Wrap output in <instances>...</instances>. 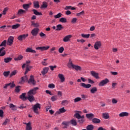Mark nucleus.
<instances>
[{
  "instance_id": "obj_9",
  "label": "nucleus",
  "mask_w": 130,
  "mask_h": 130,
  "mask_svg": "<svg viewBox=\"0 0 130 130\" xmlns=\"http://www.w3.org/2000/svg\"><path fill=\"white\" fill-rule=\"evenodd\" d=\"M49 46H47L46 47H38L36 48L37 50H41V51H43V50H47V49H49Z\"/></svg>"
},
{
  "instance_id": "obj_25",
  "label": "nucleus",
  "mask_w": 130,
  "mask_h": 130,
  "mask_svg": "<svg viewBox=\"0 0 130 130\" xmlns=\"http://www.w3.org/2000/svg\"><path fill=\"white\" fill-rule=\"evenodd\" d=\"M30 6H31V3L30 4H23L22 7L24 10H28L29 8H30Z\"/></svg>"
},
{
  "instance_id": "obj_7",
  "label": "nucleus",
  "mask_w": 130,
  "mask_h": 130,
  "mask_svg": "<svg viewBox=\"0 0 130 130\" xmlns=\"http://www.w3.org/2000/svg\"><path fill=\"white\" fill-rule=\"evenodd\" d=\"M14 37L12 36H10L9 37L8 41H7V44L11 46L13 44V42H14Z\"/></svg>"
},
{
  "instance_id": "obj_32",
  "label": "nucleus",
  "mask_w": 130,
  "mask_h": 130,
  "mask_svg": "<svg viewBox=\"0 0 130 130\" xmlns=\"http://www.w3.org/2000/svg\"><path fill=\"white\" fill-rule=\"evenodd\" d=\"M66 111H67V110H66V109H64V108L63 107L62 108H60L59 111L56 112V113H57L58 114H59V113H64Z\"/></svg>"
},
{
  "instance_id": "obj_61",
  "label": "nucleus",
  "mask_w": 130,
  "mask_h": 130,
  "mask_svg": "<svg viewBox=\"0 0 130 130\" xmlns=\"http://www.w3.org/2000/svg\"><path fill=\"white\" fill-rule=\"evenodd\" d=\"M62 124H63V125H66V126H68V125H69V122L66 121H63L62 122Z\"/></svg>"
},
{
  "instance_id": "obj_58",
  "label": "nucleus",
  "mask_w": 130,
  "mask_h": 130,
  "mask_svg": "<svg viewBox=\"0 0 130 130\" xmlns=\"http://www.w3.org/2000/svg\"><path fill=\"white\" fill-rule=\"evenodd\" d=\"M49 68L51 69V71H54V69H56V66H49Z\"/></svg>"
},
{
  "instance_id": "obj_36",
  "label": "nucleus",
  "mask_w": 130,
  "mask_h": 130,
  "mask_svg": "<svg viewBox=\"0 0 130 130\" xmlns=\"http://www.w3.org/2000/svg\"><path fill=\"white\" fill-rule=\"evenodd\" d=\"M9 107L10 108H11L12 110H17V107L16 106L14 105L13 104H10L9 105Z\"/></svg>"
},
{
  "instance_id": "obj_40",
  "label": "nucleus",
  "mask_w": 130,
  "mask_h": 130,
  "mask_svg": "<svg viewBox=\"0 0 130 130\" xmlns=\"http://www.w3.org/2000/svg\"><path fill=\"white\" fill-rule=\"evenodd\" d=\"M81 36H82V37H83V38H86V39H88V38H89L90 37V34H88L87 35H85L84 34H82Z\"/></svg>"
},
{
  "instance_id": "obj_45",
  "label": "nucleus",
  "mask_w": 130,
  "mask_h": 130,
  "mask_svg": "<svg viewBox=\"0 0 130 130\" xmlns=\"http://www.w3.org/2000/svg\"><path fill=\"white\" fill-rule=\"evenodd\" d=\"M3 75L4 77H6V78H8V77H9V75H10V71L4 72Z\"/></svg>"
},
{
  "instance_id": "obj_63",
  "label": "nucleus",
  "mask_w": 130,
  "mask_h": 130,
  "mask_svg": "<svg viewBox=\"0 0 130 130\" xmlns=\"http://www.w3.org/2000/svg\"><path fill=\"white\" fill-rule=\"evenodd\" d=\"M57 95H58L60 97H61V96H62V92L60 91H58Z\"/></svg>"
},
{
  "instance_id": "obj_35",
  "label": "nucleus",
  "mask_w": 130,
  "mask_h": 130,
  "mask_svg": "<svg viewBox=\"0 0 130 130\" xmlns=\"http://www.w3.org/2000/svg\"><path fill=\"white\" fill-rule=\"evenodd\" d=\"M87 130H93L94 129V125L89 124L86 126Z\"/></svg>"
},
{
  "instance_id": "obj_13",
  "label": "nucleus",
  "mask_w": 130,
  "mask_h": 130,
  "mask_svg": "<svg viewBox=\"0 0 130 130\" xmlns=\"http://www.w3.org/2000/svg\"><path fill=\"white\" fill-rule=\"evenodd\" d=\"M129 114L126 112H122L119 114L120 117H124V116H128Z\"/></svg>"
},
{
  "instance_id": "obj_12",
  "label": "nucleus",
  "mask_w": 130,
  "mask_h": 130,
  "mask_svg": "<svg viewBox=\"0 0 130 130\" xmlns=\"http://www.w3.org/2000/svg\"><path fill=\"white\" fill-rule=\"evenodd\" d=\"M28 83H31L33 85H36V81L34 80V76L32 75H31L30 76V79L28 81Z\"/></svg>"
},
{
  "instance_id": "obj_5",
  "label": "nucleus",
  "mask_w": 130,
  "mask_h": 130,
  "mask_svg": "<svg viewBox=\"0 0 130 130\" xmlns=\"http://www.w3.org/2000/svg\"><path fill=\"white\" fill-rule=\"evenodd\" d=\"M102 45V44L101 43V41H97L95 43L94 45V49H96V50H98L100 47H101V46Z\"/></svg>"
},
{
  "instance_id": "obj_27",
  "label": "nucleus",
  "mask_w": 130,
  "mask_h": 130,
  "mask_svg": "<svg viewBox=\"0 0 130 130\" xmlns=\"http://www.w3.org/2000/svg\"><path fill=\"white\" fill-rule=\"evenodd\" d=\"M63 29V27H62V25L61 24H58L56 26V31H60Z\"/></svg>"
},
{
  "instance_id": "obj_56",
  "label": "nucleus",
  "mask_w": 130,
  "mask_h": 130,
  "mask_svg": "<svg viewBox=\"0 0 130 130\" xmlns=\"http://www.w3.org/2000/svg\"><path fill=\"white\" fill-rule=\"evenodd\" d=\"M85 14V11H82L81 12L78 13L77 14V16H83Z\"/></svg>"
},
{
  "instance_id": "obj_20",
  "label": "nucleus",
  "mask_w": 130,
  "mask_h": 130,
  "mask_svg": "<svg viewBox=\"0 0 130 130\" xmlns=\"http://www.w3.org/2000/svg\"><path fill=\"white\" fill-rule=\"evenodd\" d=\"M75 66V64H74V63H73V61H72V59H69V61L68 63V68H69V69H71V68H74V66Z\"/></svg>"
},
{
  "instance_id": "obj_30",
  "label": "nucleus",
  "mask_w": 130,
  "mask_h": 130,
  "mask_svg": "<svg viewBox=\"0 0 130 130\" xmlns=\"http://www.w3.org/2000/svg\"><path fill=\"white\" fill-rule=\"evenodd\" d=\"M96 92H97V87H93L90 88V93H91V94H94L96 93Z\"/></svg>"
},
{
  "instance_id": "obj_44",
  "label": "nucleus",
  "mask_w": 130,
  "mask_h": 130,
  "mask_svg": "<svg viewBox=\"0 0 130 130\" xmlns=\"http://www.w3.org/2000/svg\"><path fill=\"white\" fill-rule=\"evenodd\" d=\"M59 22H61V23H67V18L62 17L60 18Z\"/></svg>"
},
{
  "instance_id": "obj_16",
  "label": "nucleus",
  "mask_w": 130,
  "mask_h": 130,
  "mask_svg": "<svg viewBox=\"0 0 130 130\" xmlns=\"http://www.w3.org/2000/svg\"><path fill=\"white\" fill-rule=\"evenodd\" d=\"M90 74L92 76V77H94V78H95V79H99L98 73L95 72L94 71H91Z\"/></svg>"
},
{
  "instance_id": "obj_53",
  "label": "nucleus",
  "mask_w": 130,
  "mask_h": 130,
  "mask_svg": "<svg viewBox=\"0 0 130 130\" xmlns=\"http://www.w3.org/2000/svg\"><path fill=\"white\" fill-rule=\"evenodd\" d=\"M8 122H10V119H6L4 122L3 123V125H7L8 124Z\"/></svg>"
},
{
  "instance_id": "obj_46",
  "label": "nucleus",
  "mask_w": 130,
  "mask_h": 130,
  "mask_svg": "<svg viewBox=\"0 0 130 130\" xmlns=\"http://www.w3.org/2000/svg\"><path fill=\"white\" fill-rule=\"evenodd\" d=\"M7 45V40H4L1 44L0 47H2V46L6 47Z\"/></svg>"
},
{
  "instance_id": "obj_33",
  "label": "nucleus",
  "mask_w": 130,
  "mask_h": 130,
  "mask_svg": "<svg viewBox=\"0 0 130 130\" xmlns=\"http://www.w3.org/2000/svg\"><path fill=\"white\" fill-rule=\"evenodd\" d=\"M103 117L105 119H108L109 118V115L107 113H103Z\"/></svg>"
},
{
  "instance_id": "obj_62",
  "label": "nucleus",
  "mask_w": 130,
  "mask_h": 130,
  "mask_svg": "<svg viewBox=\"0 0 130 130\" xmlns=\"http://www.w3.org/2000/svg\"><path fill=\"white\" fill-rule=\"evenodd\" d=\"M8 11V8H5L3 12V15H6L7 11Z\"/></svg>"
},
{
  "instance_id": "obj_8",
  "label": "nucleus",
  "mask_w": 130,
  "mask_h": 130,
  "mask_svg": "<svg viewBox=\"0 0 130 130\" xmlns=\"http://www.w3.org/2000/svg\"><path fill=\"white\" fill-rule=\"evenodd\" d=\"M95 117V115L93 113H89V114H86V117L87 118V119H89V120H92L93 118Z\"/></svg>"
},
{
  "instance_id": "obj_22",
  "label": "nucleus",
  "mask_w": 130,
  "mask_h": 130,
  "mask_svg": "<svg viewBox=\"0 0 130 130\" xmlns=\"http://www.w3.org/2000/svg\"><path fill=\"white\" fill-rule=\"evenodd\" d=\"M32 12H34V14L36 15V16H42V13L37 11L36 9H33Z\"/></svg>"
},
{
  "instance_id": "obj_24",
  "label": "nucleus",
  "mask_w": 130,
  "mask_h": 130,
  "mask_svg": "<svg viewBox=\"0 0 130 130\" xmlns=\"http://www.w3.org/2000/svg\"><path fill=\"white\" fill-rule=\"evenodd\" d=\"M26 52H31V53H36V51L32 49L31 48H28L25 50Z\"/></svg>"
},
{
  "instance_id": "obj_39",
  "label": "nucleus",
  "mask_w": 130,
  "mask_h": 130,
  "mask_svg": "<svg viewBox=\"0 0 130 130\" xmlns=\"http://www.w3.org/2000/svg\"><path fill=\"white\" fill-rule=\"evenodd\" d=\"M58 98H57V95H54L51 97V100L53 102H54V101H56Z\"/></svg>"
},
{
  "instance_id": "obj_26",
  "label": "nucleus",
  "mask_w": 130,
  "mask_h": 130,
  "mask_svg": "<svg viewBox=\"0 0 130 130\" xmlns=\"http://www.w3.org/2000/svg\"><path fill=\"white\" fill-rule=\"evenodd\" d=\"M25 130H32V126H31V122H29L26 124Z\"/></svg>"
},
{
  "instance_id": "obj_55",
  "label": "nucleus",
  "mask_w": 130,
  "mask_h": 130,
  "mask_svg": "<svg viewBox=\"0 0 130 130\" xmlns=\"http://www.w3.org/2000/svg\"><path fill=\"white\" fill-rule=\"evenodd\" d=\"M78 122H79V123H84V122H85V119H79L78 120Z\"/></svg>"
},
{
  "instance_id": "obj_21",
  "label": "nucleus",
  "mask_w": 130,
  "mask_h": 130,
  "mask_svg": "<svg viewBox=\"0 0 130 130\" xmlns=\"http://www.w3.org/2000/svg\"><path fill=\"white\" fill-rule=\"evenodd\" d=\"M72 69H74L75 71H82V67L78 65H74Z\"/></svg>"
},
{
  "instance_id": "obj_31",
  "label": "nucleus",
  "mask_w": 130,
  "mask_h": 130,
  "mask_svg": "<svg viewBox=\"0 0 130 130\" xmlns=\"http://www.w3.org/2000/svg\"><path fill=\"white\" fill-rule=\"evenodd\" d=\"M5 49V47H2L0 49V56H4L6 55V51H2Z\"/></svg>"
},
{
  "instance_id": "obj_49",
  "label": "nucleus",
  "mask_w": 130,
  "mask_h": 130,
  "mask_svg": "<svg viewBox=\"0 0 130 130\" xmlns=\"http://www.w3.org/2000/svg\"><path fill=\"white\" fill-rule=\"evenodd\" d=\"M64 50V48H63V47H61L60 48H59L58 52H59V53H62Z\"/></svg>"
},
{
  "instance_id": "obj_10",
  "label": "nucleus",
  "mask_w": 130,
  "mask_h": 130,
  "mask_svg": "<svg viewBox=\"0 0 130 130\" xmlns=\"http://www.w3.org/2000/svg\"><path fill=\"white\" fill-rule=\"evenodd\" d=\"M80 86L81 87H83V88H85V89H89V88H91V87H92V85H91V84H86L85 83H81L80 84Z\"/></svg>"
},
{
  "instance_id": "obj_50",
  "label": "nucleus",
  "mask_w": 130,
  "mask_h": 130,
  "mask_svg": "<svg viewBox=\"0 0 130 130\" xmlns=\"http://www.w3.org/2000/svg\"><path fill=\"white\" fill-rule=\"evenodd\" d=\"M22 59H23V56L19 55L18 56V57L15 58L14 59L15 60H21Z\"/></svg>"
},
{
  "instance_id": "obj_54",
  "label": "nucleus",
  "mask_w": 130,
  "mask_h": 130,
  "mask_svg": "<svg viewBox=\"0 0 130 130\" xmlns=\"http://www.w3.org/2000/svg\"><path fill=\"white\" fill-rule=\"evenodd\" d=\"M8 85H9V87H10V88H14V87L16 86L14 82L8 83Z\"/></svg>"
},
{
  "instance_id": "obj_47",
  "label": "nucleus",
  "mask_w": 130,
  "mask_h": 130,
  "mask_svg": "<svg viewBox=\"0 0 130 130\" xmlns=\"http://www.w3.org/2000/svg\"><path fill=\"white\" fill-rule=\"evenodd\" d=\"M74 116L77 118V119H80L81 115L78 113H76L75 114Z\"/></svg>"
},
{
  "instance_id": "obj_6",
  "label": "nucleus",
  "mask_w": 130,
  "mask_h": 130,
  "mask_svg": "<svg viewBox=\"0 0 130 130\" xmlns=\"http://www.w3.org/2000/svg\"><path fill=\"white\" fill-rule=\"evenodd\" d=\"M38 32H39V28H35L32 29L31 34L32 36H37V35H38Z\"/></svg>"
},
{
  "instance_id": "obj_28",
  "label": "nucleus",
  "mask_w": 130,
  "mask_h": 130,
  "mask_svg": "<svg viewBox=\"0 0 130 130\" xmlns=\"http://www.w3.org/2000/svg\"><path fill=\"white\" fill-rule=\"evenodd\" d=\"M70 123L74 126H76V125H77V124H78V123H77V121L76 120V119H73L70 121Z\"/></svg>"
},
{
  "instance_id": "obj_4",
  "label": "nucleus",
  "mask_w": 130,
  "mask_h": 130,
  "mask_svg": "<svg viewBox=\"0 0 130 130\" xmlns=\"http://www.w3.org/2000/svg\"><path fill=\"white\" fill-rule=\"evenodd\" d=\"M28 36H29V35L28 34H23L18 36L17 38V39L19 41H23V40H25V39L27 38V37H28Z\"/></svg>"
},
{
  "instance_id": "obj_52",
  "label": "nucleus",
  "mask_w": 130,
  "mask_h": 130,
  "mask_svg": "<svg viewBox=\"0 0 130 130\" xmlns=\"http://www.w3.org/2000/svg\"><path fill=\"white\" fill-rule=\"evenodd\" d=\"M48 88H50V89H53L55 88V85L53 83L50 84L48 85Z\"/></svg>"
},
{
  "instance_id": "obj_34",
  "label": "nucleus",
  "mask_w": 130,
  "mask_h": 130,
  "mask_svg": "<svg viewBox=\"0 0 130 130\" xmlns=\"http://www.w3.org/2000/svg\"><path fill=\"white\" fill-rule=\"evenodd\" d=\"M47 3L44 2H43L42 5L41 6V9H46L48 7Z\"/></svg>"
},
{
  "instance_id": "obj_43",
  "label": "nucleus",
  "mask_w": 130,
  "mask_h": 130,
  "mask_svg": "<svg viewBox=\"0 0 130 130\" xmlns=\"http://www.w3.org/2000/svg\"><path fill=\"white\" fill-rule=\"evenodd\" d=\"M20 27V24L17 23L16 24L13 25L12 26V29H18Z\"/></svg>"
},
{
  "instance_id": "obj_29",
  "label": "nucleus",
  "mask_w": 130,
  "mask_h": 130,
  "mask_svg": "<svg viewBox=\"0 0 130 130\" xmlns=\"http://www.w3.org/2000/svg\"><path fill=\"white\" fill-rule=\"evenodd\" d=\"M34 8H35V9H39L40 8V6H39V2H38V1H35L34 2Z\"/></svg>"
},
{
  "instance_id": "obj_17",
  "label": "nucleus",
  "mask_w": 130,
  "mask_h": 130,
  "mask_svg": "<svg viewBox=\"0 0 130 130\" xmlns=\"http://www.w3.org/2000/svg\"><path fill=\"white\" fill-rule=\"evenodd\" d=\"M32 66H30L28 64H26V70L24 73V75H26V74L28 73V72H30L31 71V69H32Z\"/></svg>"
},
{
  "instance_id": "obj_18",
  "label": "nucleus",
  "mask_w": 130,
  "mask_h": 130,
  "mask_svg": "<svg viewBox=\"0 0 130 130\" xmlns=\"http://www.w3.org/2000/svg\"><path fill=\"white\" fill-rule=\"evenodd\" d=\"M49 70V68L48 67H45L43 69V71L41 72L43 76H44L46 74H47L48 73V70Z\"/></svg>"
},
{
  "instance_id": "obj_51",
  "label": "nucleus",
  "mask_w": 130,
  "mask_h": 130,
  "mask_svg": "<svg viewBox=\"0 0 130 130\" xmlns=\"http://www.w3.org/2000/svg\"><path fill=\"white\" fill-rule=\"evenodd\" d=\"M32 25H34L35 28H38V27L39 26V23L37 22L35 23L34 22H32Z\"/></svg>"
},
{
  "instance_id": "obj_60",
  "label": "nucleus",
  "mask_w": 130,
  "mask_h": 130,
  "mask_svg": "<svg viewBox=\"0 0 130 130\" xmlns=\"http://www.w3.org/2000/svg\"><path fill=\"white\" fill-rule=\"evenodd\" d=\"M112 102L113 104H116V103H117V100H116L115 99H113L112 100Z\"/></svg>"
},
{
  "instance_id": "obj_37",
  "label": "nucleus",
  "mask_w": 130,
  "mask_h": 130,
  "mask_svg": "<svg viewBox=\"0 0 130 130\" xmlns=\"http://www.w3.org/2000/svg\"><path fill=\"white\" fill-rule=\"evenodd\" d=\"M20 88H21V86H19V85L15 87V93H19L21 91V89H20Z\"/></svg>"
},
{
  "instance_id": "obj_3",
  "label": "nucleus",
  "mask_w": 130,
  "mask_h": 130,
  "mask_svg": "<svg viewBox=\"0 0 130 130\" xmlns=\"http://www.w3.org/2000/svg\"><path fill=\"white\" fill-rule=\"evenodd\" d=\"M108 83H109V80L108 79L106 78L105 80H102L99 84V87H102L105 85H106Z\"/></svg>"
},
{
  "instance_id": "obj_23",
  "label": "nucleus",
  "mask_w": 130,
  "mask_h": 130,
  "mask_svg": "<svg viewBox=\"0 0 130 130\" xmlns=\"http://www.w3.org/2000/svg\"><path fill=\"white\" fill-rule=\"evenodd\" d=\"M92 121L93 123H100L101 122V120L97 118H93Z\"/></svg>"
},
{
  "instance_id": "obj_59",
  "label": "nucleus",
  "mask_w": 130,
  "mask_h": 130,
  "mask_svg": "<svg viewBox=\"0 0 130 130\" xmlns=\"http://www.w3.org/2000/svg\"><path fill=\"white\" fill-rule=\"evenodd\" d=\"M4 117V111L3 110H0V117Z\"/></svg>"
},
{
  "instance_id": "obj_38",
  "label": "nucleus",
  "mask_w": 130,
  "mask_h": 130,
  "mask_svg": "<svg viewBox=\"0 0 130 130\" xmlns=\"http://www.w3.org/2000/svg\"><path fill=\"white\" fill-rule=\"evenodd\" d=\"M17 73H18V71L17 70H14L10 75V78H12L13 76H15L16 75Z\"/></svg>"
},
{
  "instance_id": "obj_42",
  "label": "nucleus",
  "mask_w": 130,
  "mask_h": 130,
  "mask_svg": "<svg viewBox=\"0 0 130 130\" xmlns=\"http://www.w3.org/2000/svg\"><path fill=\"white\" fill-rule=\"evenodd\" d=\"M61 16H62V14H61V13H59L57 15H54V18L55 19H58L60 18Z\"/></svg>"
},
{
  "instance_id": "obj_14",
  "label": "nucleus",
  "mask_w": 130,
  "mask_h": 130,
  "mask_svg": "<svg viewBox=\"0 0 130 130\" xmlns=\"http://www.w3.org/2000/svg\"><path fill=\"white\" fill-rule=\"evenodd\" d=\"M12 60H13V58L10 57H6L4 59V61L5 63H9V62H11Z\"/></svg>"
},
{
  "instance_id": "obj_64",
  "label": "nucleus",
  "mask_w": 130,
  "mask_h": 130,
  "mask_svg": "<svg viewBox=\"0 0 130 130\" xmlns=\"http://www.w3.org/2000/svg\"><path fill=\"white\" fill-rule=\"evenodd\" d=\"M77 18H74L72 19L71 22L72 23H76L77 22Z\"/></svg>"
},
{
  "instance_id": "obj_19",
  "label": "nucleus",
  "mask_w": 130,
  "mask_h": 130,
  "mask_svg": "<svg viewBox=\"0 0 130 130\" xmlns=\"http://www.w3.org/2000/svg\"><path fill=\"white\" fill-rule=\"evenodd\" d=\"M58 77L60 79L61 83H63V82H64L66 79L64 78L63 75L59 74Z\"/></svg>"
},
{
  "instance_id": "obj_11",
  "label": "nucleus",
  "mask_w": 130,
  "mask_h": 130,
  "mask_svg": "<svg viewBox=\"0 0 130 130\" xmlns=\"http://www.w3.org/2000/svg\"><path fill=\"white\" fill-rule=\"evenodd\" d=\"M71 38H72V35H68L63 39V41L64 42H69V41L71 40Z\"/></svg>"
},
{
  "instance_id": "obj_15",
  "label": "nucleus",
  "mask_w": 130,
  "mask_h": 130,
  "mask_svg": "<svg viewBox=\"0 0 130 130\" xmlns=\"http://www.w3.org/2000/svg\"><path fill=\"white\" fill-rule=\"evenodd\" d=\"M20 98L23 101H26L27 100V97L26 96V93H23L20 95Z\"/></svg>"
},
{
  "instance_id": "obj_48",
  "label": "nucleus",
  "mask_w": 130,
  "mask_h": 130,
  "mask_svg": "<svg viewBox=\"0 0 130 130\" xmlns=\"http://www.w3.org/2000/svg\"><path fill=\"white\" fill-rule=\"evenodd\" d=\"M81 100H82V99L78 97L74 99V102L75 103H77V102H79V101H81Z\"/></svg>"
},
{
  "instance_id": "obj_41",
  "label": "nucleus",
  "mask_w": 130,
  "mask_h": 130,
  "mask_svg": "<svg viewBox=\"0 0 130 130\" xmlns=\"http://www.w3.org/2000/svg\"><path fill=\"white\" fill-rule=\"evenodd\" d=\"M24 13H26V11H25L23 9H20L19 10H18V15H22V14H24Z\"/></svg>"
},
{
  "instance_id": "obj_1",
  "label": "nucleus",
  "mask_w": 130,
  "mask_h": 130,
  "mask_svg": "<svg viewBox=\"0 0 130 130\" xmlns=\"http://www.w3.org/2000/svg\"><path fill=\"white\" fill-rule=\"evenodd\" d=\"M39 89V88L38 87H34L27 92L28 97H27V99H28L29 102H33V101H35V98H34L33 95H35V94H36V91Z\"/></svg>"
},
{
  "instance_id": "obj_57",
  "label": "nucleus",
  "mask_w": 130,
  "mask_h": 130,
  "mask_svg": "<svg viewBox=\"0 0 130 130\" xmlns=\"http://www.w3.org/2000/svg\"><path fill=\"white\" fill-rule=\"evenodd\" d=\"M40 37H46V35H45V34L41 32L40 33Z\"/></svg>"
},
{
  "instance_id": "obj_2",
  "label": "nucleus",
  "mask_w": 130,
  "mask_h": 130,
  "mask_svg": "<svg viewBox=\"0 0 130 130\" xmlns=\"http://www.w3.org/2000/svg\"><path fill=\"white\" fill-rule=\"evenodd\" d=\"M41 107L40 106V104L39 103H37L35 104L32 107V110L34 111V112L36 113L37 114H39V110L41 109Z\"/></svg>"
}]
</instances>
